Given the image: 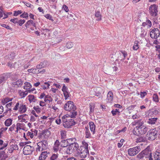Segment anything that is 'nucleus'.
Wrapping results in <instances>:
<instances>
[{
  "label": "nucleus",
  "instance_id": "1",
  "mask_svg": "<svg viewBox=\"0 0 160 160\" xmlns=\"http://www.w3.org/2000/svg\"><path fill=\"white\" fill-rule=\"evenodd\" d=\"M132 125L135 126L133 133L135 135H143L146 133L148 131V128L144 124L143 121L141 120H136L132 122Z\"/></svg>",
  "mask_w": 160,
  "mask_h": 160
},
{
  "label": "nucleus",
  "instance_id": "2",
  "mask_svg": "<svg viewBox=\"0 0 160 160\" xmlns=\"http://www.w3.org/2000/svg\"><path fill=\"white\" fill-rule=\"evenodd\" d=\"M67 116H64L62 118L63 126L66 128H69L74 125L75 122L72 119H68Z\"/></svg>",
  "mask_w": 160,
  "mask_h": 160
},
{
  "label": "nucleus",
  "instance_id": "3",
  "mask_svg": "<svg viewBox=\"0 0 160 160\" xmlns=\"http://www.w3.org/2000/svg\"><path fill=\"white\" fill-rule=\"evenodd\" d=\"M88 152V149H87L83 147H79L77 150V156L80 157L81 158H84L86 157Z\"/></svg>",
  "mask_w": 160,
  "mask_h": 160
},
{
  "label": "nucleus",
  "instance_id": "4",
  "mask_svg": "<svg viewBox=\"0 0 160 160\" xmlns=\"http://www.w3.org/2000/svg\"><path fill=\"white\" fill-rule=\"evenodd\" d=\"M38 147L36 148L37 152L46 149L48 146V142L46 140H43L38 142L37 144Z\"/></svg>",
  "mask_w": 160,
  "mask_h": 160
},
{
  "label": "nucleus",
  "instance_id": "5",
  "mask_svg": "<svg viewBox=\"0 0 160 160\" xmlns=\"http://www.w3.org/2000/svg\"><path fill=\"white\" fill-rule=\"evenodd\" d=\"M157 131L156 129L150 130L147 133V136L148 140H153L157 137Z\"/></svg>",
  "mask_w": 160,
  "mask_h": 160
},
{
  "label": "nucleus",
  "instance_id": "6",
  "mask_svg": "<svg viewBox=\"0 0 160 160\" xmlns=\"http://www.w3.org/2000/svg\"><path fill=\"white\" fill-rule=\"evenodd\" d=\"M64 109L66 111L76 110V107L74 105V103L72 101H69L66 103L64 107Z\"/></svg>",
  "mask_w": 160,
  "mask_h": 160
},
{
  "label": "nucleus",
  "instance_id": "7",
  "mask_svg": "<svg viewBox=\"0 0 160 160\" xmlns=\"http://www.w3.org/2000/svg\"><path fill=\"white\" fill-rule=\"evenodd\" d=\"M19 108V111L20 113H23L27 111V108L25 105L22 103L19 104V102H18L15 106L13 109L14 110H17Z\"/></svg>",
  "mask_w": 160,
  "mask_h": 160
},
{
  "label": "nucleus",
  "instance_id": "8",
  "mask_svg": "<svg viewBox=\"0 0 160 160\" xmlns=\"http://www.w3.org/2000/svg\"><path fill=\"white\" fill-rule=\"evenodd\" d=\"M158 6L156 4L151 5L149 8V12L150 15L153 17L156 16L158 12Z\"/></svg>",
  "mask_w": 160,
  "mask_h": 160
},
{
  "label": "nucleus",
  "instance_id": "9",
  "mask_svg": "<svg viewBox=\"0 0 160 160\" xmlns=\"http://www.w3.org/2000/svg\"><path fill=\"white\" fill-rule=\"evenodd\" d=\"M141 150L139 146H137L129 148L128 151V155L130 156H133L138 154Z\"/></svg>",
  "mask_w": 160,
  "mask_h": 160
},
{
  "label": "nucleus",
  "instance_id": "10",
  "mask_svg": "<svg viewBox=\"0 0 160 160\" xmlns=\"http://www.w3.org/2000/svg\"><path fill=\"white\" fill-rule=\"evenodd\" d=\"M150 33V37L152 38L157 39L160 35V31L157 28L151 29Z\"/></svg>",
  "mask_w": 160,
  "mask_h": 160
},
{
  "label": "nucleus",
  "instance_id": "11",
  "mask_svg": "<svg viewBox=\"0 0 160 160\" xmlns=\"http://www.w3.org/2000/svg\"><path fill=\"white\" fill-rule=\"evenodd\" d=\"M34 150V149L33 147L29 145H26L23 149V153L25 155L30 154L32 153Z\"/></svg>",
  "mask_w": 160,
  "mask_h": 160
},
{
  "label": "nucleus",
  "instance_id": "12",
  "mask_svg": "<svg viewBox=\"0 0 160 160\" xmlns=\"http://www.w3.org/2000/svg\"><path fill=\"white\" fill-rule=\"evenodd\" d=\"M8 143L7 142L3 144V146H2L0 148V160H5L7 158L6 154L3 150L4 148L7 147L8 145Z\"/></svg>",
  "mask_w": 160,
  "mask_h": 160
},
{
  "label": "nucleus",
  "instance_id": "13",
  "mask_svg": "<svg viewBox=\"0 0 160 160\" xmlns=\"http://www.w3.org/2000/svg\"><path fill=\"white\" fill-rule=\"evenodd\" d=\"M142 154L144 157L148 159V160H153L152 156L151 151L147 148L142 151Z\"/></svg>",
  "mask_w": 160,
  "mask_h": 160
},
{
  "label": "nucleus",
  "instance_id": "14",
  "mask_svg": "<svg viewBox=\"0 0 160 160\" xmlns=\"http://www.w3.org/2000/svg\"><path fill=\"white\" fill-rule=\"evenodd\" d=\"M62 91L63 92L65 99H68L70 96V94L68 91V88L64 84L62 88Z\"/></svg>",
  "mask_w": 160,
  "mask_h": 160
},
{
  "label": "nucleus",
  "instance_id": "15",
  "mask_svg": "<svg viewBox=\"0 0 160 160\" xmlns=\"http://www.w3.org/2000/svg\"><path fill=\"white\" fill-rule=\"evenodd\" d=\"M73 141V142L76 141V138H69L67 139V140H63L61 141L60 144L61 147L65 148L69 144L70 142L71 141L72 142Z\"/></svg>",
  "mask_w": 160,
  "mask_h": 160
},
{
  "label": "nucleus",
  "instance_id": "16",
  "mask_svg": "<svg viewBox=\"0 0 160 160\" xmlns=\"http://www.w3.org/2000/svg\"><path fill=\"white\" fill-rule=\"evenodd\" d=\"M60 145V142L58 140H56L53 147L52 152L57 153L59 150V147Z\"/></svg>",
  "mask_w": 160,
  "mask_h": 160
},
{
  "label": "nucleus",
  "instance_id": "17",
  "mask_svg": "<svg viewBox=\"0 0 160 160\" xmlns=\"http://www.w3.org/2000/svg\"><path fill=\"white\" fill-rule=\"evenodd\" d=\"M71 142V143H69V144L68 145L70 147V148H72L73 152L76 150L77 151L78 148H79L78 144L77 142Z\"/></svg>",
  "mask_w": 160,
  "mask_h": 160
},
{
  "label": "nucleus",
  "instance_id": "18",
  "mask_svg": "<svg viewBox=\"0 0 160 160\" xmlns=\"http://www.w3.org/2000/svg\"><path fill=\"white\" fill-rule=\"evenodd\" d=\"M50 128H49L48 129H46L42 130L41 133V135H43L44 138L45 139L48 138L50 135V132L49 130Z\"/></svg>",
  "mask_w": 160,
  "mask_h": 160
},
{
  "label": "nucleus",
  "instance_id": "19",
  "mask_svg": "<svg viewBox=\"0 0 160 160\" xmlns=\"http://www.w3.org/2000/svg\"><path fill=\"white\" fill-rule=\"evenodd\" d=\"M113 95L112 92L109 91L107 95V101L109 102H112L113 101Z\"/></svg>",
  "mask_w": 160,
  "mask_h": 160
},
{
  "label": "nucleus",
  "instance_id": "20",
  "mask_svg": "<svg viewBox=\"0 0 160 160\" xmlns=\"http://www.w3.org/2000/svg\"><path fill=\"white\" fill-rule=\"evenodd\" d=\"M76 110H71L69 111V112L67 114L65 115L64 116H67V117H70L71 118H75L77 114V112Z\"/></svg>",
  "mask_w": 160,
  "mask_h": 160
},
{
  "label": "nucleus",
  "instance_id": "21",
  "mask_svg": "<svg viewBox=\"0 0 160 160\" xmlns=\"http://www.w3.org/2000/svg\"><path fill=\"white\" fill-rule=\"evenodd\" d=\"M49 154V152L47 151L42 152L39 157V160H45L48 157V154Z\"/></svg>",
  "mask_w": 160,
  "mask_h": 160
},
{
  "label": "nucleus",
  "instance_id": "22",
  "mask_svg": "<svg viewBox=\"0 0 160 160\" xmlns=\"http://www.w3.org/2000/svg\"><path fill=\"white\" fill-rule=\"evenodd\" d=\"M88 124L91 132L93 134H94L95 132L96 125L94 122H89Z\"/></svg>",
  "mask_w": 160,
  "mask_h": 160
},
{
  "label": "nucleus",
  "instance_id": "23",
  "mask_svg": "<svg viewBox=\"0 0 160 160\" xmlns=\"http://www.w3.org/2000/svg\"><path fill=\"white\" fill-rule=\"evenodd\" d=\"M23 83L21 79H18L16 82L12 83V86L17 88L20 87Z\"/></svg>",
  "mask_w": 160,
  "mask_h": 160
},
{
  "label": "nucleus",
  "instance_id": "24",
  "mask_svg": "<svg viewBox=\"0 0 160 160\" xmlns=\"http://www.w3.org/2000/svg\"><path fill=\"white\" fill-rule=\"evenodd\" d=\"M7 75L3 74L0 76V84L6 82L8 79Z\"/></svg>",
  "mask_w": 160,
  "mask_h": 160
},
{
  "label": "nucleus",
  "instance_id": "25",
  "mask_svg": "<svg viewBox=\"0 0 160 160\" xmlns=\"http://www.w3.org/2000/svg\"><path fill=\"white\" fill-rule=\"evenodd\" d=\"M158 120V118H150L148 119L147 121V123L149 124L152 125L155 123Z\"/></svg>",
  "mask_w": 160,
  "mask_h": 160
},
{
  "label": "nucleus",
  "instance_id": "26",
  "mask_svg": "<svg viewBox=\"0 0 160 160\" xmlns=\"http://www.w3.org/2000/svg\"><path fill=\"white\" fill-rule=\"evenodd\" d=\"M64 150L65 153L68 154H70L73 152L72 148H70L69 145L66 147L64 149Z\"/></svg>",
  "mask_w": 160,
  "mask_h": 160
},
{
  "label": "nucleus",
  "instance_id": "27",
  "mask_svg": "<svg viewBox=\"0 0 160 160\" xmlns=\"http://www.w3.org/2000/svg\"><path fill=\"white\" fill-rule=\"evenodd\" d=\"M119 54L120 56H122L123 57V58H122L121 59L120 58H118V59L121 60H123L125 59L126 57L128 55L127 52L125 51H120L119 52Z\"/></svg>",
  "mask_w": 160,
  "mask_h": 160
},
{
  "label": "nucleus",
  "instance_id": "28",
  "mask_svg": "<svg viewBox=\"0 0 160 160\" xmlns=\"http://www.w3.org/2000/svg\"><path fill=\"white\" fill-rule=\"evenodd\" d=\"M85 133L86 138H91V134L88 128L85 127Z\"/></svg>",
  "mask_w": 160,
  "mask_h": 160
},
{
  "label": "nucleus",
  "instance_id": "29",
  "mask_svg": "<svg viewBox=\"0 0 160 160\" xmlns=\"http://www.w3.org/2000/svg\"><path fill=\"white\" fill-rule=\"evenodd\" d=\"M154 160H160V152L156 151L153 153Z\"/></svg>",
  "mask_w": 160,
  "mask_h": 160
},
{
  "label": "nucleus",
  "instance_id": "30",
  "mask_svg": "<svg viewBox=\"0 0 160 160\" xmlns=\"http://www.w3.org/2000/svg\"><path fill=\"white\" fill-rule=\"evenodd\" d=\"M12 98H10L8 97L4 98L2 99L1 103L2 104L4 105L8 102L12 101Z\"/></svg>",
  "mask_w": 160,
  "mask_h": 160
},
{
  "label": "nucleus",
  "instance_id": "31",
  "mask_svg": "<svg viewBox=\"0 0 160 160\" xmlns=\"http://www.w3.org/2000/svg\"><path fill=\"white\" fill-rule=\"evenodd\" d=\"M26 116V115L25 114L19 115L18 116V119L19 120H20V122H24L25 123H27V121H26V119L24 118V117Z\"/></svg>",
  "mask_w": 160,
  "mask_h": 160
},
{
  "label": "nucleus",
  "instance_id": "32",
  "mask_svg": "<svg viewBox=\"0 0 160 160\" xmlns=\"http://www.w3.org/2000/svg\"><path fill=\"white\" fill-rule=\"evenodd\" d=\"M4 14V16L3 18V19L6 18L8 17V15L7 14H6L4 12V11L2 9V8L0 7V18L2 17L3 15Z\"/></svg>",
  "mask_w": 160,
  "mask_h": 160
},
{
  "label": "nucleus",
  "instance_id": "33",
  "mask_svg": "<svg viewBox=\"0 0 160 160\" xmlns=\"http://www.w3.org/2000/svg\"><path fill=\"white\" fill-rule=\"evenodd\" d=\"M12 120L11 118L7 119L5 122V126L8 127L10 126L12 124Z\"/></svg>",
  "mask_w": 160,
  "mask_h": 160
},
{
  "label": "nucleus",
  "instance_id": "34",
  "mask_svg": "<svg viewBox=\"0 0 160 160\" xmlns=\"http://www.w3.org/2000/svg\"><path fill=\"white\" fill-rule=\"evenodd\" d=\"M28 97V100L30 102H35L36 101L35 98L33 95H29Z\"/></svg>",
  "mask_w": 160,
  "mask_h": 160
},
{
  "label": "nucleus",
  "instance_id": "35",
  "mask_svg": "<svg viewBox=\"0 0 160 160\" xmlns=\"http://www.w3.org/2000/svg\"><path fill=\"white\" fill-rule=\"evenodd\" d=\"M24 84L25 86H24L23 88L25 89H29L32 87V86L29 82H26L24 83Z\"/></svg>",
  "mask_w": 160,
  "mask_h": 160
},
{
  "label": "nucleus",
  "instance_id": "36",
  "mask_svg": "<svg viewBox=\"0 0 160 160\" xmlns=\"http://www.w3.org/2000/svg\"><path fill=\"white\" fill-rule=\"evenodd\" d=\"M56 115H55L53 117V118H51V122L54 121L55 120V122L57 123L58 124H59L61 122V119H54L56 117Z\"/></svg>",
  "mask_w": 160,
  "mask_h": 160
},
{
  "label": "nucleus",
  "instance_id": "37",
  "mask_svg": "<svg viewBox=\"0 0 160 160\" xmlns=\"http://www.w3.org/2000/svg\"><path fill=\"white\" fill-rule=\"evenodd\" d=\"M58 154L56 153H53L51 157V160H59L58 158Z\"/></svg>",
  "mask_w": 160,
  "mask_h": 160
},
{
  "label": "nucleus",
  "instance_id": "38",
  "mask_svg": "<svg viewBox=\"0 0 160 160\" xmlns=\"http://www.w3.org/2000/svg\"><path fill=\"white\" fill-rule=\"evenodd\" d=\"M95 16L97 18V20L100 21L101 20V15L100 12H96L95 13Z\"/></svg>",
  "mask_w": 160,
  "mask_h": 160
},
{
  "label": "nucleus",
  "instance_id": "39",
  "mask_svg": "<svg viewBox=\"0 0 160 160\" xmlns=\"http://www.w3.org/2000/svg\"><path fill=\"white\" fill-rule=\"evenodd\" d=\"M120 112L119 111V109H113L111 111V113L113 116H115L117 114L119 115Z\"/></svg>",
  "mask_w": 160,
  "mask_h": 160
},
{
  "label": "nucleus",
  "instance_id": "40",
  "mask_svg": "<svg viewBox=\"0 0 160 160\" xmlns=\"http://www.w3.org/2000/svg\"><path fill=\"white\" fill-rule=\"evenodd\" d=\"M16 126H17V130L16 131V132H17V133L18 132V129H22V130H24V129L22 128V127L23 126V124L18 123H17Z\"/></svg>",
  "mask_w": 160,
  "mask_h": 160
},
{
  "label": "nucleus",
  "instance_id": "41",
  "mask_svg": "<svg viewBox=\"0 0 160 160\" xmlns=\"http://www.w3.org/2000/svg\"><path fill=\"white\" fill-rule=\"evenodd\" d=\"M133 49L134 50H137L139 48L138 42L137 41H135L132 47Z\"/></svg>",
  "mask_w": 160,
  "mask_h": 160
},
{
  "label": "nucleus",
  "instance_id": "42",
  "mask_svg": "<svg viewBox=\"0 0 160 160\" xmlns=\"http://www.w3.org/2000/svg\"><path fill=\"white\" fill-rule=\"evenodd\" d=\"M94 106L92 104H90L89 105V108H90V111L89 112V114L90 115H91L92 113L94 112Z\"/></svg>",
  "mask_w": 160,
  "mask_h": 160
},
{
  "label": "nucleus",
  "instance_id": "43",
  "mask_svg": "<svg viewBox=\"0 0 160 160\" xmlns=\"http://www.w3.org/2000/svg\"><path fill=\"white\" fill-rule=\"evenodd\" d=\"M73 46V43L72 42H68L66 43V47L68 49L71 48Z\"/></svg>",
  "mask_w": 160,
  "mask_h": 160
},
{
  "label": "nucleus",
  "instance_id": "44",
  "mask_svg": "<svg viewBox=\"0 0 160 160\" xmlns=\"http://www.w3.org/2000/svg\"><path fill=\"white\" fill-rule=\"evenodd\" d=\"M45 65V63L44 62H41L40 64L37 65L36 68L37 69H40L42 68H43Z\"/></svg>",
  "mask_w": 160,
  "mask_h": 160
},
{
  "label": "nucleus",
  "instance_id": "45",
  "mask_svg": "<svg viewBox=\"0 0 160 160\" xmlns=\"http://www.w3.org/2000/svg\"><path fill=\"white\" fill-rule=\"evenodd\" d=\"M145 141V140L143 137H139L136 140V142H143Z\"/></svg>",
  "mask_w": 160,
  "mask_h": 160
},
{
  "label": "nucleus",
  "instance_id": "46",
  "mask_svg": "<svg viewBox=\"0 0 160 160\" xmlns=\"http://www.w3.org/2000/svg\"><path fill=\"white\" fill-rule=\"evenodd\" d=\"M62 10H64L65 11V12H68L69 11V9L68 7L65 4L63 5L62 8Z\"/></svg>",
  "mask_w": 160,
  "mask_h": 160
},
{
  "label": "nucleus",
  "instance_id": "47",
  "mask_svg": "<svg viewBox=\"0 0 160 160\" xmlns=\"http://www.w3.org/2000/svg\"><path fill=\"white\" fill-rule=\"evenodd\" d=\"M37 69L36 68H31L28 70V71L30 73H38Z\"/></svg>",
  "mask_w": 160,
  "mask_h": 160
},
{
  "label": "nucleus",
  "instance_id": "48",
  "mask_svg": "<svg viewBox=\"0 0 160 160\" xmlns=\"http://www.w3.org/2000/svg\"><path fill=\"white\" fill-rule=\"evenodd\" d=\"M50 84L48 82H45L44 85L42 86V88L45 89L49 88Z\"/></svg>",
  "mask_w": 160,
  "mask_h": 160
},
{
  "label": "nucleus",
  "instance_id": "49",
  "mask_svg": "<svg viewBox=\"0 0 160 160\" xmlns=\"http://www.w3.org/2000/svg\"><path fill=\"white\" fill-rule=\"evenodd\" d=\"M34 110H35L37 113H39L41 112L40 108H39V106H34L33 108Z\"/></svg>",
  "mask_w": 160,
  "mask_h": 160
},
{
  "label": "nucleus",
  "instance_id": "50",
  "mask_svg": "<svg viewBox=\"0 0 160 160\" xmlns=\"http://www.w3.org/2000/svg\"><path fill=\"white\" fill-rule=\"evenodd\" d=\"M153 100L156 102H158V97L157 94H154L153 95Z\"/></svg>",
  "mask_w": 160,
  "mask_h": 160
},
{
  "label": "nucleus",
  "instance_id": "51",
  "mask_svg": "<svg viewBox=\"0 0 160 160\" xmlns=\"http://www.w3.org/2000/svg\"><path fill=\"white\" fill-rule=\"evenodd\" d=\"M82 144L83 146H81L80 147H83L86 148V149H88V143L85 142V141H82Z\"/></svg>",
  "mask_w": 160,
  "mask_h": 160
},
{
  "label": "nucleus",
  "instance_id": "52",
  "mask_svg": "<svg viewBox=\"0 0 160 160\" xmlns=\"http://www.w3.org/2000/svg\"><path fill=\"white\" fill-rule=\"evenodd\" d=\"M53 39H55V40L54 41V43H57L60 42L62 40L60 38L57 37L55 38H53Z\"/></svg>",
  "mask_w": 160,
  "mask_h": 160
},
{
  "label": "nucleus",
  "instance_id": "53",
  "mask_svg": "<svg viewBox=\"0 0 160 160\" xmlns=\"http://www.w3.org/2000/svg\"><path fill=\"white\" fill-rule=\"evenodd\" d=\"M28 92V91L26 90L25 92H22L20 93V94L21 96H22V97L24 98L27 95Z\"/></svg>",
  "mask_w": 160,
  "mask_h": 160
},
{
  "label": "nucleus",
  "instance_id": "54",
  "mask_svg": "<svg viewBox=\"0 0 160 160\" xmlns=\"http://www.w3.org/2000/svg\"><path fill=\"white\" fill-rule=\"evenodd\" d=\"M32 22V20H30L28 21L25 25V27L26 28H27L29 26H31Z\"/></svg>",
  "mask_w": 160,
  "mask_h": 160
},
{
  "label": "nucleus",
  "instance_id": "55",
  "mask_svg": "<svg viewBox=\"0 0 160 160\" xmlns=\"http://www.w3.org/2000/svg\"><path fill=\"white\" fill-rule=\"evenodd\" d=\"M28 14L27 12H24L22 13V15H20V17L21 18H28Z\"/></svg>",
  "mask_w": 160,
  "mask_h": 160
},
{
  "label": "nucleus",
  "instance_id": "56",
  "mask_svg": "<svg viewBox=\"0 0 160 160\" xmlns=\"http://www.w3.org/2000/svg\"><path fill=\"white\" fill-rule=\"evenodd\" d=\"M110 69L112 71L116 72L118 69V68L114 65L113 66L110 67Z\"/></svg>",
  "mask_w": 160,
  "mask_h": 160
},
{
  "label": "nucleus",
  "instance_id": "57",
  "mask_svg": "<svg viewBox=\"0 0 160 160\" xmlns=\"http://www.w3.org/2000/svg\"><path fill=\"white\" fill-rule=\"evenodd\" d=\"M18 20L17 18L12 19L10 20L11 22H13L14 24L18 23Z\"/></svg>",
  "mask_w": 160,
  "mask_h": 160
},
{
  "label": "nucleus",
  "instance_id": "58",
  "mask_svg": "<svg viewBox=\"0 0 160 160\" xmlns=\"http://www.w3.org/2000/svg\"><path fill=\"white\" fill-rule=\"evenodd\" d=\"M25 22V20L24 19L18 20V24L20 26H21Z\"/></svg>",
  "mask_w": 160,
  "mask_h": 160
},
{
  "label": "nucleus",
  "instance_id": "59",
  "mask_svg": "<svg viewBox=\"0 0 160 160\" xmlns=\"http://www.w3.org/2000/svg\"><path fill=\"white\" fill-rule=\"evenodd\" d=\"M137 157L138 158L141 159L143 157H144V156L143 155V154H142V152L141 153L138 155L137 156Z\"/></svg>",
  "mask_w": 160,
  "mask_h": 160
},
{
  "label": "nucleus",
  "instance_id": "60",
  "mask_svg": "<svg viewBox=\"0 0 160 160\" xmlns=\"http://www.w3.org/2000/svg\"><path fill=\"white\" fill-rule=\"evenodd\" d=\"M2 26L3 27H4V28H6L8 29H9V30H11V31H12V29L10 28L8 25H6V24H3Z\"/></svg>",
  "mask_w": 160,
  "mask_h": 160
},
{
  "label": "nucleus",
  "instance_id": "61",
  "mask_svg": "<svg viewBox=\"0 0 160 160\" xmlns=\"http://www.w3.org/2000/svg\"><path fill=\"white\" fill-rule=\"evenodd\" d=\"M22 12L21 10H18V11H15L14 13V16H17L18 15L22 13Z\"/></svg>",
  "mask_w": 160,
  "mask_h": 160
},
{
  "label": "nucleus",
  "instance_id": "62",
  "mask_svg": "<svg viewBox=\"0 0 160 160\" xmlns=\"http://www.w3.org/2000/svg\"><path fill=\"white\" fill-rule=\"evenodd\" d=\"M147 93L145 92H140V97L141 98H143L144 97L147 95Z\"/></svg>",
  "mask_w": 160,
  "mask_h": 160
},
{
  "label": "nucleus",
  "instance_id": "63",
  "mask_svg": "<svg viewBox=\"0 0 160 160\" xmlns=\"http://www.w3.org/2000/svg\"><path fill=\"white\" fill-rule=\"evenodd\" d=\"M146 22L147 25L148 26L150 27H151L152 25L151 22L148 19H147L146 20Z\"/></svg>",
  "mask_w": 160,
  "mask_h": 160
},
{
  "label": "nucleus",
  "instance_id": "64",
  "mask_svg": "<svg viewBox=\"0 0 160 160\" xmlns=\"http://www.w3.org/2000/svg\"><path fill=\"white\" fill-rule=\"evenodd\" d=\"M14 150L12 146H11L9 147L8 148V151L9 153H12V152Z\"/></svg>",
  "mask_w": 160,
  "mask_h": 160
}]
</instances>
